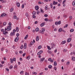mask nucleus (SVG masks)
Listing matches in <instances>:
<instances>
[{"instance_id": "obj_1", "label": "nucleus", "mask_w": 75, "mask_h": 75, "mask_svg": "<svg viewBox=\"0 0 75 75\" xmlns=\"http://www.w3.org/2000/svg\"><path fill=\"white\" fill-rule=\"evenodd\" d=\"M5 29H6V30H7V31H10L11 29V26H8L7 27V28H5Z\"/></svg>"}, {"instance_id": "obj_2", "label": "nucleus", "mask_w": 75, "mask_h": 75, "mask_svg": "<svg viewBox=\"0 0 75 75\" xmlns=\"http://www.w3.org/2000/svg\"><path fill=\"white\" fill-rule=\"evenodd\" d=\"M6 29H5L4 31L3 32L4 35H6V34L8 33V32H7V31H6Z\"/></svg>"}, {"instance_id": "obj_3", "label": "nucleus", "mask_w": 75, "mask_h": 75, "mask_svg": "<svg viewBox=\"0 0 75 75\" xmlns=\"http://www.w3.org/2000/svg\"><path fill=\"white\" fill-rule=\"evenodd\" d=\"M6 16V14L5 13H3L2 14V15L0 17L1 18V17H4L5 16Z\"/></svg>"}, {"instance_id": "obj_4", "label": "nucleus", "mask_w": 75, "mask_h": 75, "mask_svg": "<svg viewBox=\"0 0 75 75\" xmlns=\"http://www.w3.org/2000/svg\"><path fill=\"white\" fill-rule=\"evenodd\" d=\"M19 38L18 37H17L15 39L14 41L15 42H17L18 41V40Z\"/></svg>"}, {"instance_id": "obj_5", "label": "nucleus", "mask_w": 75, "mask_h": 75, "mask_svg": "<svg viewBox=\"0 0 75 75\" xmlns=\"http://www.w3.org/2000/svg\"><path fill=\"white\" fill-rule=\"evenodd\" d=\"M10 35L11 36H14L15 35V33H14L13 32H11Z\"/></svg>"}, {"instance_id": "obj_6", "label": "nucleus", "mask_w": 75, "mask_h": 75, "mask_svg": "<svg viewBox=\"0 0 75 75\" xmlns=\"http://www.w3.org/2000/svg\"><path fill=\"white\" fill-rule=\"evenodd\" d=\"M45 59V58H41L40 59V61L41 62H42V61H44Z\"/></svg>"}, {"instance_id": "obj_7", "label": "nucleus", "mask_w": 75, "mask_h": 75, "mask_svg": "<svg viewBox=\"0 0 75 75\" xmlns=\"http://www.w3.org/2000/svg\"><path fill=\"white\" fill-rule=\"evenodd\" d=\"M44 25H45V22L43 23H41L40 25V26L42 27L44 26Z\"/></svg>"}, {"instance_id": "obj_8", "label": "nucleus", "mask_w": 75, "mask_h": 75, "mask_svg": "<svg viewBox=\"0 0 75 75\" xmlns=\"http://www.w3.org/2000/svg\"><path fill=\"white\" fill-rule=\"evenodd\" d=\"M23 48L24 49H25L27 48V43H25L24 44Z\"/></svg>"}, {"instance_id": "obj_9", "label": "nucleus", "mask_w": 75, "mask_h": 75, "mask_svg": "<svg viewBox=\"0 0 75 75\" xmlns=\"http://www.w3.org/2000/svg\"><path fill=\"white\" fill-rule=\"evenodd\" d=\"M39 40H40L39 36H37V37L36 38V40L37 41H39Z\"/></svg>"}, {"instance_id": "obj_10", "label": "nucleus", "mask_w": 75, "mask_h": 75, "mask_svg": "<svg viewBox=\"0 0 75 75\" xmlns=\"http://www.w3.org/2000/svg\"><path fill=\"white\" fill-rule=\"evenodd\" d=\"M35 8L36 10L37 11V10H38V9H39V7H38V6H36L35 7Z\"/></svg>"}, {"instance_id": "obj_11", "label": "nucleus", "mask_w": 75, "mask_h": 75, "mask_svg": "<svg viewBox=\"0 0 75 75\" xmlns=\"http://www.w3.org/2000/svg\"><path fill=\"white\" fill-rule=\"evenodd\" d=\"M16 4L17 7H20V3L18 2L17 3H16Z\"/></svg>"}, {"instance_id": "obj_12", "label": "nucleus", "mask_w": 75, "mask_h": 75, "mask_svg": "<svg viewBox=\"0 0 75 75\" xmlns=\"http://www.w3.org/2000/svg\"><path fill=\"white\" fill-rule=\"evenodd\" d=\"M71 41V38H68L67 40V41L68 42H69Z\"/></svg>"}, {"instance_id": "obj_13", "label": "nucleus", "mask_w": 75, "mask_h": 75, "mask_svg": "<svg viewBox=\"0 0 75 75\" xmlns=\"http://www.w3.org/2000/svg\"><path fill=\"white\" fill-rule=\"evenodd\" d=\"M28 37V35H26V36L25 37V38H24L25 40H27Z\"/></svg>"}, {"instance_id": "obj_14", "label": "nucleus", "mask_w": 75, "mask_h": 75, "mask_svg": "<svg viewBox=\"0 0 75 75\" xmlns=\"http://www.w3.org/2000/svg\"><path fill=\"white\" fill-rule=\"evenodd\" d=\"M62 28H60L59 29L58 32L59 33H61L62 31Z\"/></svg>"}, {"instance_id": "obj_15", "label": "nucleus", "mask_w": 75, "mask_h": 75, "mask_svg": "<svg viewBox=\"0 0 75 75\" xmlns=\"http://www.w3.org/2000/svg\"><path fill=\"white\" fill-rule=\"evenodd\" d=\"M54 5H56V4H57L58 2H56L55 1H53V3Z\"/></svg>"}, {"instance_id": "obj_16", "label": "nucleus", "mask_w": 75, "mask_h": 75, "mask_svg": "<svg viewBox=\"0 0 75 75\" xmlns=\"http://www.w3.org/2000/svg\"><path fill=\"white\" fill-rule=\"evenodd\" d=\"M71 59L72 61H75V57H71Z\"/></svg>"}, {"instance_id": "obj_17", "label": "nucleus", "mask_w": 75, "mask_h": 75, "mask_svg": "<svg viewBox=\"0 0 75 75\" xmlns=\"http://www.w3.org/2000/svg\"><path fill=\"white\" fill-rule=\"evenodd\" d=\"M26 59H27L28 60L30 59V56H28L27 57H26Z\"/></svg>"}, {"instance_id": "obj_18", "label": "nucleus", "mask_w": 75, "mask_h": 75, "mask_svg": "<svg viewBox=\"0 0 75 75\" xmlns=\"http://www.w3.org/2000/svg\"><path fill=\"white\" fill-rule=\"evenodd\" d=\"M19 30L18 29V27H17L16 28V32H18Z\"/></svg>"}, {"instance_id": "obj_19", "label": "nucleus", "mask_w": 75, "mask_h": 75, "mask_svg": "<svg viewBox=\"0 0 75 75\" xmlns=\"http://www.w3.org/2000/svg\"><path fill=\"white\" fill-rule=\"evenodd\" d=\"M54 44L53 43H51V45L52 46V48H53V47H54Z\"/></svg>"}, {"instance_id": "obj_20", "label": "nucleus", "mask_w": 75, "mask_h": 75, "mask_svg": "<svg viewBox=\"0 0 75 75\" xmlns=\"http://www.w3.org/2000/svg\"><path fill=\"white\" fill-rule=\"evenodd\" d=\"M14 69H17L18 68V66L17 65H15L14 67Z\"/></svg>"}, {"instance_id": "obj_21", "label": "nucleus", "mask_w": 75, "mask_h": 75, "mask_svg": "<svg viewBox=\"0 0 75 75\" xmlns=\"http://www.w3.org/2000/svg\"><path fill=\"white\" fill-rule=\"evenodd\" d=\"M35 30L36 32H38V31H39V28H36L35 29Z\"/></svg>"}, {"instance_id": "obj_22", "label": "nucleus", "mask_w": 75, "mask_h": 75, "mask_svg": "<svg viewBox=\"0 0 75 75\" xmlns=\"http://www.w3.org/2000/svg\"><path fill=\"white\" fill-rule=\"evenodd\" d=\"M66 43V42L65 41H63L62 42L61 44H65Z\"/></svg>"}, {"instance_id": "obj_23", "label": "nucleus", "mask_w": 75, "mask_h": 75, "mask_svg": "<svg viewBox=\"0 0 75 75\" xmlns=\"http://www.w3.org/2000/svg\"><path fill=\"white\" fill-rule=\"evenodd\" d=\"M54 66H57V62H54Z\"/></svg>"}, {"instance_id": "obj_24", "label": "nucleus", "mask_w": 75, "mask_h": 75, "mask_svg": "<svg viewBox=\"0 0 75 75\" xmlns=\"http://www.w3.org/2000/svg\"><path fill=\"white\" fill-rule=\"evenodd\" d=\"M72 5L73 6H75V1H74L72 3Z\"/></svg>"}, {"instance_id": "obj_25", "label": "nucleus", "mask_w": 75, "mask_h": 75, "mask_svg": "<svg viewBox=\"0 0 75 75\" xmlns=\"http://www.w3.org/2000/svg\"><path fill=\"white\" fill-rule=\"evenodd\" d=\"M10 60H11V63H13V59H10Z\"/></svg>"}, {"instance_id": "obj_26", "label": "nucleus", "mask_w": 75, "mask_h": 75, "mask_svg": "<svg viewBox=\"0 0 75 75\" xmlns=\"http://www.w3.org/2000/svg\"><path fill=\"white\" fill-rule=\"evenodd\" d=\"M52 66L51 65H50L48 66V68L50 69H51L52 68Z\"/></svg>"}, {"instance_id": "obj_27", "label": "nucleus", "mask_w": 75, "mask_h": 75, "mask_svg": "<svg viewBox=\"0 0 75 75\" xmlns=\"http://www.w3.org/2000/svg\"><path fill=\"white\" fill-rule=\"evenodd\" d=\"M32 14L33 15H35V14H36V12H35V11H33Z\"/></svg>"}, {"instance_id": "obj_28", "label": "nucleus", "mask_w": 75, "mask_h": 75, "mask_svg": "<svg viewBox=\"0 0 75 75\" xmlns=\"http://www.w3.org/2000/svg\"><path fill=\"white\" fill-rule=\"evenodd\" d=\"M13 10H14V8H12L10 9V12H12Z\"/></svg>"}, {"instance_id": "obj_29", "label": "nucleus", "mask_w": 75, "mask_h": 75, "mask_svg": "<svg viewBox=\"0 0 75 75\" xmlns=\"http://www.w3.org/2000/svg\"><path fill=\"white\" fill-rule=\"evenodd\" d=\"M40 11L42 13H44V11L42 10V8H40Z\"/></svg>"}, {"instance_id": "obj_30", "label": "nucleus", "mask_w": 75, "mask_h": 75, "mask_svg": "<svg viewBox=\"0 0 75 75\" xmlns=\"http://www.w3.org/2000/svg\"><path fill=\"white\" fill-rule=\"evenodd\" d=\"M42 32H44V31H45V29L44 28H42Z\"/></svg>"}, {"instance_id": "obj_31", "label": "nucleus", "mask_w": 75, "mask_h": 75, "mask_svg": "<svg viewBox=\"0 0 75 75\" xmlns=\"http://www.w3.org/2000/svg\"><path fill=\"white\" fill-rule=\"evenodd\" d=\"M13 66L11 65L10 66V67H9V69H12V68H13Z\"/></svg>"}, {"instance_id": "obj_32", "label": "nucleus", "mask_w": 75, "mask_h": 75, "mask_svg": "<svg viewBox=\"0 0 75 75\" xmlns=\"http://www.w3.org/2000/svg\"><path fill=\"white\" fill-rule=\"evenodd\" d=\"M42 47H41V45H40L38 46V49L40 50V49H41V48Z\"/></svg>"}, {"instance_id": "obj_33", "label": "nucleus", "mask_w": 75, "mask_h": 75, "mask_svg": "<svg viewBox=\"0 0 75 75\" xmlns=\"http://www.w3.org/2000/svg\"><path fill=\"white\" fill-rule=\"evenodd\" d=\"M45 10H48V6H47V5H46L45 6Z\"/></svg>"}, {"instance_id": "obj_34", "label": "nucleus", "mask_w": 75, "mask_h": 75, "mask_svg": "<svg viewBox=\"0 0 75 75\" xmlns=\"http://www.w3.org/2000/svg\"><path fill=\"white\" fill-rule=\"evenodd\" d=\"M68 26V24H67L64 27V28H67V27Z\"/></svg>"}, {"instance_id": "obj_35", "label": "nucleus", "mask_w": 75, "mask_h": 75, "mask_svg": "<svg viewBox=\"0 0 75 75\" xmlns=\"http://www.w3.org/2000/svg\"><path fill=\"white\" fill-rule=\"evenodd\" d=\"M45 21H48V19L47 18H46L45 19Z\"/></svg>"}, {"instance_id": "obj_36", "label": "nucleus", "mask_w": 75, "mask_h": 75, "mask_svg": "<svg viewBox=\"0 0 75 75\" xmlns=\"http://www.w3.org/2000/svg\"><path fill=\"white\" fill-rule=\"evenodd\" d=\"M23 73H24L23 71H21L20 72V74H21V75H23Z\"/></svg>"}, {"instance_id": "obj_37", "label": "nucleus", "mask_w": 75, "mask_h": 75, "mask_svg": "<svg viewBox=\"0 0 75 75\" xmlns=\"http://www.w3.org/2000/svg\"><path fill=\"white\" fill-rule=\"evenodd\" d=\"M74 29H71L70 30V32H71V33H72V32H74Z\"/></svg>"}, {"instance_id": "obj_38", "label": "nucleus", "mask_w": 75, "mask_h": 75, "mask_svg": "<svg viewBox=\"0 0 75 75\" xmlns=\"http://www.w3.org/2000/svg\"><path fill=\"white\" fill-rule=\"evenodd\" d=\"M66 1H67L66 0H64V1H63V4H65V3H66Z\"/></svg>"}, {"instance_id": "obj_39", "label": "nucleus", "mask_w": 75, "mask_h": 75, "mask_svg": "<svg viewBox=\"0 0 75 75\" xmlns=\"http://www.w3.org/2000/svg\"><path fill=\"white\" fill-rule=\"evenodd\" d=\"M69 20H72V16H70L69 17Z\"/></svg>"}, {"instance_id": "obj_40", "label": "nucleus", "mask_w": 75, "mask_h": 75, "mask_svg": "<svg viewBox=\"0 0 75 75\" xmlns=\"http://www.w3.org/2000/svg\"><path fill=\"white\" fill-rule=\"evenodd\" d=\"M47 47L48 50H51V48H50V47L48 46H47Z\"/></svg>"}, {"instance_id": "obj_41", "label": "nucleus", "mask_w": 75, "mask_h": 75, "mask_svg": "<svg viewBox=\"0 0 75 75\" xmlns=\"http://www.w3.org/2000/svg\"><path fill=\"white\" fill-rule=\"evenodd\" d=\"M57 23H58V24H59V25L60 24H61V21H59L58 22H57Z\"/></svg>"}, {"instance_id": "obj_42", "label": "nucleus", "mask_w": 75, "mask_h": 75, "mask_svg": "<svg viewBox=\"0 0 75 75\" xmlns=\"http://www.w3.org/2000/svg\"><path fill=\"white\" fill-rule=\"evenodd\" d=\"M34 44V43L33 42H30V44L31 45H33Z\"/></svg>"}, {"instance_id": "obj_43", "label": "nucleus", "mask_w": 75, "mask_h": 75, "mask_svg": "<svg viewBox=\"0 0 75 75\" xmlns=\"http://www.w3.org/2000/svg\"><path fill=\"white\" fill-rule=\"evenodd\" d=\"M6 24H7V23H6V22H4L3 23L4 25H6Z\"/></svg>"}, {"instance_id": "obj_44", "label": "nucleus", "mask_w": 75, "mask_h": 75, "mask_svg": "<svg viewBox=\"0 0 75 75\" xmlns=\"http://www.w3.org/2000/svg\"><path fill=\"white\" fill-rule=\"evenodd\" d=\"M69 63H70V62H67V65H69Z\"/></svg>"}, {"instance_id": "obj_45", "label": "nucleus", "mask_w": 75, "mask_h": 75, "mask_svg": "<svg viewBox=\"0 0 75 75\" xmlns=\"http://www.w3.org/2000/svg\"><path fill=\"white\" fill-rule=\"evenodd\" d=\"M25 15L27 17H28V13H26L25 14Z\"/></svg>"}, {"instance_id": "obj_46", "label": "nucleus", "mask_w": 75, "mask_h": 75, "mask_svg": "<svg viewBox=\"0 0 75 75\" xmlns=\"http://www.w3.org/2000/svg\"><path fill=\"white\" fill-rule=\"evenodd\" d=\"M9 26H11V22H9L8 23Z\"/></svg>"}, {"instance_id": "obj_47", "label": "nucleus", "mask_w": 75, "mask_h": 75, "mask_svg": "<svg viewBox=\"0 0 75 75\" xmlns=\"http://www.w3.org/2000/svg\"><path fill=\"white\" fill-rule=\"evenodd\" d=\"M16 18H17V16L16 15H15L13 16V18H14V19H16Z\"/></svg>"}, {"instance_id": "obj_48", "label": "nucleus", "mask_w": 75, "mask_h": 75, "mask_svg": "<svg viewBox=\"0 0 75 75\" xmlns=\"http://www.w3.org/2000/svg\"><path fill=\"white\" fill-rule=\"evenodd\" d=\"M58 2H59V3H61V2H62V0H58Z\"/></svg>"}, {"instance_id": "obj_49", "label": "nucleus", "mask_w": 75, "mask_h": 75, "mask_svg": "<svg viewBox=\"0 0 75 75\" xmlns=\"http://www.w3.org/2000/svg\"><path fill=\"white\" fill-rule=\"evenodd\" d=\"M39 52H40V54H41L43 52V51L42 50H41Z\"/></svg>"}, {"instance_id": "obj_50", "label": "nucleus", "mask_w": 75, "mask_h": 75, "mask_svg": "<svg viewBox=\"0 0 75 75\" xmlns=\"http://www.w3.org/2000/svg\"><path fill=\"white\" fill-rule=\"evenodd\" d=\"M26 54V53H25L24 54H23V57H24L25 56V55Z\"/></svg>"}, {"instance_id": "obj_51", "label": "nucleus", "mask_w": 75, "mask_h": 75, "mask_svg": "<svg viewBox=\"0 0 75 75\" xmlns=\"http://www.w3.org/2000/svg\"><path fill=\"white\" fill-rule=\"evenodd\" d=\"M25 75H29V73L25 72Z\"/></svg>"}, {"instance_id": "obj_52", "label": "nucleus", "mask_w": 75, "mask_h": 75, "mask_svg": "<svg viewBox=\"0 0 75 75\" xmlns=\"http://www.w3.org/2000/svg\"><path fill=\"white\" fill-rule=\"evenodd\" d=\"M24 7V4H23L22 6V8H23Z\"/></svg>"}, {"instance_id": "obj_53", "label": "nucleus", "mask_w": 75, "mask_h": 75, "mask_svg": "<svg viewBox=\"0 0 75 75\" xmlns=\"http://www.w3.org/2000/svg\"><path fill=\"white\" fill-rule=\"evenodd\" d=\"M54 31H57V28H55L54 29Z\"/></svg>"}, {"instance_id": "obj_54", "label": "nucleus", "mask_w": 75, "mask_h": 75, "mask_svg": "<svg viewBox=\"0 0 75 75\" xmlns=\"http://www.w3.org/2000/svg\"><path fill=\"white\" fill-rule=\"evenodd\" d=\"M33 18H36V16L35 15H33Z\"/></svg>"}, {"instance_id": "obj_55", "label": "nucleus", "mask_w": 75, "mask_h": 75, "mask_svg": "<svg viewBox=\"0 0 75 75\" xmlns=\"http://www.w3.org/2000/svg\"><path fill=\"white\" fill-rule=\"evenodd\" d=\"M67 49H64L63 50V51H64V52H67Z\"/></svg>"}, {"instance_id": "obj_56", "label": "nucleus", "mask_w": 75, "mask_h": 75, "mask_svg": "<svg viewBox=\"0 0 75 75\" xmlns=\"http://www.w3.org/2000/svg\"><path fill=\"white\" fill-rule=\"evenodd\" d=\"M6 71H8V72L9 71V69L7 68H6Z\"/></svg>"}, {"instance_id": "obj_57", "label": "nucleus", "mask_w": 75, "mask_h": 75, "mask_svg": "<svg viewBox=\"0 0 75 75\" xmlns=\"http://www.w3.org/2000/svg\"><path fill=\"white\" fill-rule=\"evenodd\" d=\"M54 69L55 71H56L57 70V67H54Z\"/></svg>"}, {"instance_id": "obj_58", "label": "nucleus", "mask_w": 75, "mask_h": 75, "mask_svg": "<svg viewBox=\"0 0 75 75\" xmlns=\"http://www.w3.org/2000/svg\"><path fill=\"white\" fill-rule=\"evenodd\" d=\"M44 17H48V15L45 14L44 15Z\"/></svg>"}, {"instance_id": "obj_59", "label": "nucleus", "mask_w": 75, "mask_h": 75, "mask_svg": "<svg viewBox=\"0 0 75 75\" xmlns=\"http://www.w3.org/2000/svg\"><path fill=\"white\" fill-rule=\"evenodd\" d=\"M63 16L64 17H65L66 18H67V16L65 15H64Z\"/></svg>"}, {"instance_id": "obj_60", "label": "nucleus", "mask_w": 75, "mask_h": 75, "mask_svg": "<svg viewBox=\"0 0 75 75\" xmlns=\"http://www.w3.org/2000/svg\"><path fill=\"white\" fill-rule=\"evenodd\" d=\"M19 52L20 54H22V53H23V51H19Z\"/></svg>"}, {"instance_id": "obj_61", "label": "nucleus", "mask_w": 75, "mask_h": 75, "mask_svg": "<svg viewBox=\"0 0 75 75\" xmlns=\"http://www.w3.org/2000/svg\"><path fill=\"white\" fill-rule=\"evenodd\" d=\"M50 7H51V8H52V4H50Z\"/></svg>"}, {"instance_id": "obj_62", "label": "nucleus", "mask_w": 75, "mask_h": 75, "mask_svg": "<svg viewBox=\"0 0 75 75\" xmlns=\"http://www.w3.org/2000/svg\"><path fill=\"white\" fill-rule=\"evenodd\" d=\"M4 47H2L1 49V50L2 51H3V50H4Z\"/></svg>"}, {"instance_id": "obj_63", "label": "nucleus", "mask_w": 75, "mask_h": 75, "mask_svg": "<svg viewBox=\"0 0 75 75\" xmlns=\"http://www.w3.org/2000/svg\"><path fill=\"white\" fill-rule=\"evenodd\" d=\"M13 60L14 61H16V58H13Z\"/></svg>"}, {"instance_id": "obj_64", "label": "nucleus", "mask_w": 75, "mask_h": 75, "mask_svg": "<svg viewBox=\"0 0 75 75\" xmlns=\"http://www.w3.org/2000/svg\"><path fill=\"white\" fill-rule=\"evenodd\" d=\"M16 30L15 29H14L13 30V33H15V32H16Z\"/></svg>"}]
</instances>
